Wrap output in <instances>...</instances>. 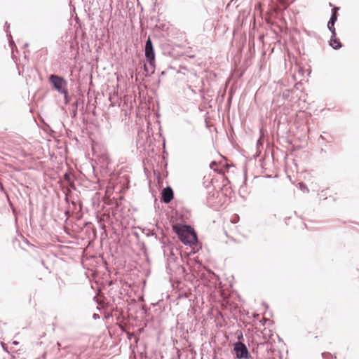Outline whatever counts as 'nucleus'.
<instances>
[{
  "label": "nucleus",
  "instance_id": "3",
  "mask_svg": "<svg viewBox=\"0 0 359 359\" xmlns=\"http://www.w3.org/2000/svg\"><path fill=\"white\" fill-rule=\"evenodd\" d=\"M49 81L53 85L55 90L63 94L65 97H67V81L64 78L53 74L50 76Z\"/></svg>",
  "mask_w": 359,
  "mask_h": 359
},
{
  "label": "nucleus",
  "instance_id": "6",
  "mask_svg": "<svg viewBox=\"0 0 359 359\" xmlns=\"http://www.w3.org/2000/svg\"><path fill=\"white\" fill-rule=\"evenodd\" d=\"M334 36V35H333L330 40V46L333 47L334 49H338L341 47V43L337 39L333 38Z\"/></svg>",
  "mask_w": 359,
  "mask_h": 359
},
{
  "label": "nucleus",
  "instance_id": "1",
  "mask_svg": "<svg viewBox=\"0 0 359 359\" xmlns=\"http://www.w3.org/2000/svg\"><path fill=\"white\" fill-rule=\"evenodd\" d=\"M172 229L184 244H194L197 241L196 233L189 226L175 224Z\"/></svg>",
  "mask_w": 359,
  "mask_h": 359
},
{
  "label": "nucleus",
  "instance_id": "2",
  "mask_svg": "<svg viewBox=\"0 0 359 359\" xmlns=\"http://www.w3.org/2000/svg\"><path fill=\"white\" fill-rule=\"evenodd\" d=\"M145 57L149 62V66L144 65V69L147 72L154 73L155 70V53L151 41L149 38L145 45Z\"/></svg>",
  "mask_w": 359,
  "mask_h": 359
},
{
  "label": "nucleus",
  "instance_id": "8",
  "mask_svg": "<svg viewBox=\"0 0 359 359\" xmlns=\"http://www.w3.org/2000/svg\"><path fill=\"white\" fill-rule=\"evenodd\" d=\"M334 23L330 24V21L327 23L328 29L332 32L333 35H335V29L334 27Z\"/></svg>",
  "mask_w": 359,
  "mask_h": 359
},
{
  "label": "nucleus",
  "instance_id": "4",
  "mask_svg": "<svg viewBox=\"0 0 359 359\" xmlns=\"http://www.w3.org/2000/svg\"><path fill=\"white\" fill-rule=\"evenodd\" d=\"M233 350L236 353V357L239 359L248 358L249 352L245 345L242 342H236L234 344Z\"/></svg>",
  "mask_w": 359,
  "mask_h": 359
},
{
  "label": "nucleus",
  "instance_id": "9",
  "mask_svg": "<svg viewBox=\"0 0 359 359\" xmlns=\"http://www.w3.org/2000/svg\"><path fill=\"white\" fill-rule=\"evenodd\" d=\"M337 15H335V13H332V16H331V18L330 19V24H332V23H335V22L337 21Z\"/></svg>",
  "mask_w": 359,
  "mask_h": 359
},
{
  "label": "nucleus",
  "instance_id": "7",
  "mask_svg": "<svg viewBox=\"0 0 359 359\" xmlns=\"http://www.w3.org/2000/svg\"><path fill=\"white\" fill-rule=\"evenodd\" d=\"M299 188L304 192H309V189L302 182H299L298 184Z\"/></svg>",
  "mask_w": 359,
  "mask_h": 359
},
{
  "label": "nucleus",
  "instance_id": "10",
  "mask_svg": "<svg viewBox=\"0 0 359 359\" xmlns=\"http://www.w3.org/2000/svg\"><path fill=\"white\" fill-rule=\"evenodd\" d=\"M339 10V8L337 7H334L333 9H332V13H335V15H337V13Z\"/></svg>",
  "mask_w": 359,
  "mask_h": 359
},
{
  "label": "nucleus",
  "instance_id": "5",
  "mask_svg": "<svg viewBox=\"0 0 359 359\" xmlns=\"http://www.w3.org/2000/svg\"><path fill=\"white\" fill-rule=\"evenodd\" d=\"M161 194L162 200L165 203H169L173 198V191L170 187L165 188Z\"/></svg>",
  "mask_w": 359,
  "mask_h": 359
}]
</instances>
